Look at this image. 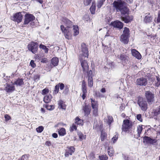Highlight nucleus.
I'll return each instance as SVG.
<instances>
[{"label":"nucleus","instance_id":"f257e3e1","mask_svg":"<svg viewBox=\"0 0 160 160\" xmlns=\"http://www.w3.org/2000/svg\"><path fill=\"white\" fill-rule=\"evenodd\" d=\"M64 25L61 26V29L64 34L66 38L69 40L72 38V22L67 19H64Z\"/></svg>","mask_w":160,"mask_h":160},{"label":"nucleus","instance_id":"f03ea898","mask_svg":"<svg viewBox=\"0 0 160 160\" xmlns=\"http://www.w3.org/2000/svg\"><path fill=\"white\" fill-rule=\"evenodd\" d=\"M124 2L114 1L112 3L113 9L117 12H120L121 14H125L128 13L129 9L125 6Z\"/></svg>","mask_w":160,"mask_h":160},{"label":"nucleus","instance_id":"7ed1b4c3","mask_svg":"<svg viewBox=\"0 0 160 160\" xmlns=\"http://www.w3.org/2000/svg\"><path fill=\"white\" fill-rule=\"evenodd\" d=\"M134 123L128 119L123 120L122 125V132H124L128 133H131L132 131V127Z\"/></svg>","mask_w":160,"mask_h":160},{"label":"nucleus","instance_id":"20e7f679","mask_svg":"<svg viewBox=\"0 0 160 160\" xmlns=\"http://www.w3.org/2000/svg\"><path fill=\"white\" fill-rule=\"evenodd\" d=\"M91 106L92 108V115L95 117L98 116L99 103L98 101L96 100L95 99L90 98Z\"/></svg>","mask_w":160,"mask_h":160},{"label":"nucleus","instance_id":"39448f33","mask_svg":"<svg viewBox=\"0 0 160 160\" xmlns=\"http://www.w3.org/2000/svg\"><path fill=\"white\" fill-rule=\"evenodd\" d=\"M137 103L142 110H147L148 109V104L144 99L142 97H139Z\"/></svg>","mask_w":160,"mask_h":160},{"label":"nucleus","instance_id":"423d86ee","mask_svg":"<svg viewBox=\"0 0 160 160\" xmlns=\"http://www.w3.org/2000/svg\"><path fill=\"white\" fill-rule=\"evenodd\" d=\"M81 46L82 47V53L80 56V59L81 60H85L88 58V50L84 44H82Z\"/></svg>","mask_w":160,"mask_h":160},{"label":"nucleus","instance_id":"0eeeda50","mask_svg":"<svg viewBox=\"0 0 160 160\" xmlns=\"http://www.w3.org/2000/svg\"><path fill=\"white\" fill-rule=\"evenodd\" d=\"M145 96L148 104H151L154 101V94L150 91H146Z\"/></svg>","mask_w":160,"mask_h":160},{"label":"nucleus","instance_id":"6e6552de","mask_svg":"<svg viewBox=\"0 0 160 160\" xmlns=\"http://www.w3.org/2000/svg\"><path fill=\"white\" fill-rule=\"evenodd\" d=\"M75 148L73 146H68L65 149L64 156L65 157H68L71 156L75 152Z\"/></svg>","mask_w":160,"mask_h":160},{"label":"nucleus","instance_id":"1a4fd4ad","mask_svg":"<svg viewBox=\"0 0 160 160\" xmlns=\"http://www.w3.org/2000/svg\"><path fill=\"white\" fill-rule=\"evenodd\" d=\"M28 48L29 50L33 53H35L38 49V44L37 42H32L28 45Z\"/></svg>","mask_w":160,"mask_h":160},{"label":"nucleus","instance_id":"9d476101","mask_svg":"<svg viewBox=\"0 0 160 160\" xmlns=\"http://www.w3.org/2000/svg\"><path fill=\"white\" fill-rule=\"evenodd\" d=\"M22 15L21 12H17L11 17V19L13 21H16L18 23L21 22L22 19Z\"/></svg>","mask_w":160,"mask_h":160},{"label":"nucleus","instance_id":"9b49d317","mask_svg":"<svg viewBox=\"0 0 160 160\" xmlns=\"http://www.w3.org/2000/svg\"><path fill=\"white\" fill-rule=\"evenodd\" d=\"M82 97L83 100H84L87 96V92L86 83L85 80H83L82 81Z\"/></svg>","mask_w":160,"mask_h":160},{"label":"nucleus","instance_id":"f8f14e48","mask_svg":"<svg viewBox=\"0 0 160 160\" xmlns=\"http://www.w3.org/2000/svg\"><path fill=\"white\" fill-rule=\"evenodd\" d=\"M143 142L147 144H153L157 142V140L155 139H152L150 137L145 136L143 138Z\"/></svg>","mask_w":160,"mask_h":160},{"label":"nucleus","instance_id":"ddd939ff","mask_svg":"<svg viewBox=\"0 0 160 160\" xmlns=\"http://www.w3.org/2000/svg\"><path fill=\"white\" fill-rule=\"evenodd\" d=\"M87 75L88 77V86L90 88L92 87L93 82L92 78V71L90 70L88 73Z\"/></svg>","mask_w":160,"mask_h":160},{"label":"nucleus","instance_id":"4468645a","mask_svg":"<svg viewBox=\"0 0 160 160\" xmlns=\"http://www.w3.org/2000/svg\"><path fill=\"white\" fill-rule=\"evenodd\" d=\"M136 83L139 86H146L148 83L147 79L143 77L138 78L137 79Z\"/></svg>","mask_w":160,"mask_h":160},{"label":"nucleus","instance_id":"2eb2a0df","mask_svg":"<svg viewBox=\"0 0 160 160\" xmlns=\"http://www.w3.org/2000/svg\"><path fill=\"white\" fill-rule=\"evenodd\" d=\"M35 19V17L31 14H27L25 16L24 24H26L32 21Z\"/></svg>","mask_w":160,"mask_h":160},{"label":"nucleus","instance_id":"dca6fc26","mask_svg":"<svg viewBox=\"0 0 160 160\" xmlns=\"http://www.w3.org/2000/svg\"><path fill=\"white\" fill-rule=\"evenodd\" d=\"M111 25L114 28L122 29L123 27V23L117 20L111 23Z\"/></svg>","mask_w":160,"mask_h":160},{"label":"nucleus","instance_id":"f3484780","mask_svg":"<svg viewBox=\"0 0 160 160\" xmlns=\"http://www.w3.org/2000/svg\"><path fill=\"white\" fill-rule=\"evenodd\" d=\"M59 61H51L49 65H47V67L45 69L48 71H50L51 69L54 67L57 66L58 63Z\"/></svg>","mask_w":160,"mask_h":160},{"label":"nucleus","instance_id":"a211bd4d","mask_svg":"<svg viewBox=\"0 0 160 160\" xmlns=\"http://www.w3.org/2000/svg\"><path fill=\"white\" fill-rule=\"evenodd\" d=\"M82 109L85 115L88 116L91 112V108L88 104L86 103H85V105L83 106Z\"/></svg>","mask_w":160,"mask_h":160},{"label":"nucleus","instance_id":"6ab92c4d","mask_svg":"<svg viewBox=\"0 0 160 160\" xmlns=\"http://www.w3.org/2000/svg\"><path fill=\"white\" fill-rule=\"evenodd\" d=\"M81 66L83 69V71L84 72H87V74L89 71V66L88 63L87 61H81Z\"/></svg>","mask_w":160,"mask_h":160},{"label":"nucleus","instance_id":"aec40b11","mask_svg":"<svg viewBox=\"0 0 160 160\" xmlns=\"http://www.w3.org/2000/svg\"><path fill=\"white\" fill-rule=\"evenodd\" d=\"M131 52L132 55L138 59H140L142 58V56L140 53L136 50L135 49H132L131 50Z\"/></svg>","mask_w":160,"mask_h":160},{"label":"nucleus","instance_id":"412c9836","mask_svg":"<svg viewBox=\"0 0 160 160\" xmlns=\"http://www.w3.org/2000/svg\"><path fill=\"white\" fill-rule=\"evenodd\" d=\"M132 17L131 16H125L124 17H122L121 19L125 23H128L132 20Z\"/></svg>","mask_w":160,"mask_h":160},{"label":"nucleus","instance_id":"4be33fe9","mask_svg":"<svg viewBox=\"0 0 160 160\" xmlns=\"http://www.w3.org/2000/svg\"><path fill=\"white\" fill-rule=\"evenodd\" d=\"M52 98V96L50 94L46 95L43 98V101L45 103H49L51 101Z\"/></svg>","mask_w":160,"mask_h":160},{"label":"nucleus","instance_id":"5701e85b","mask_svg":"<svg viewBox=\"0 0 160 160\" xmlns=\"http://www.w3.org/2000/svg\"><path fill=\"white\" fill-rule=\"evenodd\" d=\"M5 90L7 92H10L14 91L15 90V87L7 83L5 88Z\"/></svg>","mask_w":160,"mask_h":160},{"label":"nucleus","instance_id":"b1692460","mask_svg":"<svg viewBox=\"0 0 160 160\" xmlns=\"http://www.w3.org/2000/svg\"><path fill=\"white\" fill-rule=\"evenodd\" d=\"M24 84L23 79L18 78L13 83V85H16L17 86H21Z\"/></svg>","mask_w":160,"mask_h":160},{"label":"nucleus","instance_id":"393cba45","mask_svg":"<svg viewBox=\"0 0 160 160\" xmlns=\"http://www.w3.org/2000/svg\"><path fill=\"white\" fill-rule=\"evenodd\" d=\"M128 36L122 34L121 36L120 41L124 44H127L128 42Z\"/></svg>","mask_w":160,"mask_h":160},{"label":"nucleus","instance_id":"a878e982","mask_svg":"<svg viewBox=\"0 0 160 160\" xmlns=\"http://www.w3.org/2000/svg\"><path fill=\"white\" fill-rule=\"evenodd\" d=\"M146 14L144 19V22L146 23L150 22L152 19V17L150 13Z\"/></svg>","mask_w":160,"mask_h":160},{"label":"nucleus","instance_id":"bb28decb","mask_svg":"<svg viewBox=\"0 0 160 160\" xmlns=\"http://www.w3.org/2000/svg\"><path fill=\"white\" fill-rule=\"evenodd\" d=\"M75 124L82 126L83 125V120L80 119L78 117H77L75 119Z\"/></svg>","mask_w":160,"mask_h":160},{"label":"nucleus","instance_id":"cd10ccee","mask_svg":"<svg viewBox=\"0 0 160 160\" xmlns=\"http://www.w3.org/2000/svg\"><path fill=\"white\" fill-rule=\"evenodd\" d=\"M72 27H73V35L75 36L78 35L79 33L78 27L77 25H72Z\"/></svg>","mask_w":160,"mask_h":160},{"label":"nucleus","instance_id":"c85d7f7f","mask_svg":"<svg viewBox=\"0 0 160 160\" xmlns=\"http://www.w3.org/2000/svg\"><path fill=\"white\" fill-rule=\"evenodd\" d=\"M58 132L59 135L60 136H64L66 134L65 129L63 128L58 129Z\"/></svg>","mask_w":160,"mask_h":160},{"label":"nucleus","instance_id":"c756f323","mask_svg":"<svg viewBox=\"0 0 160 160\" xmlns=\"http://www.w3.org/2000/svg\"><path fill=\"white\" fill-rule=\"evenodd\" d=\"M153 114L155 116H160V106L153 110Z\"/></svg>","mask_w":160,"mask_h":160},{"label":"nucleus","instance_id":"7c9ffc66","mask_svg":"<svg viewBox=\"0 0 160 160\" xmlns=\"http://www.w3.org/2000/svg\"><path fill=\"white\" fill-rule=\"evenodd\" d=\"M58 105L59 107L60 108L63 109H65L66 108V105L65 103L64 102H63V101L61 100H59L58 101Z\"/></svg>","mask_w":160,"mask_h":160},{"label":"nucleus","instance_id":"2f4dec72","mask_svg":"<svg viewBox=\"0 0 160 160\" xmlns=\"http://www.w3.org/2000/svg\"><path fill=\"white\" fill-rule=\"evenodd\" d=\"M107 133L103 132V131H102L101 132V134L100 136L101 139L102 141H104L105 139L107 138Z\"/></svg>","mask_w":160,"mask_h":160},{"label":"nucleus","instance_id":"473e14b6","mask_svg":"<svg viewBox=\"0 0 160 160\" xmlns=\"http://www.w3.org/2000/svg\"><path fill=\"white\" fill-rule=\"evenodd\" d=\"M108 155L110 157H112L113 156L114 153V151L112 147H109L108 150Z\"/></svg>","mask_w":160,"mask_h":160},{"label":"nucleus","instance_id":"72a5a7b5","mask_svg":"<svg viewBox=\"0 0 160 160\" xmlns=\"http://www.w3.org/2000/svg\"><path fill=\"white\" fill-rule=\"evenodd\" d=\"M96 9V5L95 2H92V5L90 8V11L92 14L95 13Z\"/></svg>","mask_w":160,"mask_h":160},{"label":"nucleus","instance_id":"f704fd0d","mask_svg":"<svg viewBox=\"0 0 160 160\" xmlns=\"http://www.w3.org/2000/svg\"><path fill=\"white\" fill-rule=\"evenodd\" d=\"M143 125H140L138 126L137 132L138 134V136L139 137H140V134L142 132L143 130L142 128Z\"/></svg>","mask_w":160,"mask_h":160},{"label":"nucleus","instance_id":"c9c22d12","mask_svg":"<svg viewBox=\"0 0 160 160\" xmlns=\"http://www.w3.org/2000/svg\"><path fill=\"white\" fill-rule=\"evenodd\" d=\"M43 106L47 109L49 111H52L55 108V106L54 105H49L47 104H46L44 105Z\"/></svg>","mask_w":160,"mask_h":160},{"label":"nucleus","instance_id":"e433bc0d","mask_svg":"<svg viewBox=\"0 0 160 160\" xmlns=\"http://www.w3.org/2000/svg\"><path fill=\"white\" fill-rule=\"evenodd\" d=\"M104 52L105 53L108 54L111 53V48L110 47H108L107 46H105L104 49Z\"/></svg>","mask_w":160,"mask_h":160},{"label":"nucleus","instance_id":"4c0bfd02","mask_svg":"<svg viewBox=\"0 0 160 160\" xmlns=\"http://www.w3.org/2000/svg\"><path fill=\"white\" fill-rule=\"evenodd\" d=\"M78 135V136L79 139L81 141L85 139L86 138V135H84L82 132H79Z\"/></svg>","mask_w":160,"mask_h":160},{"label":"nucleus","instance_id":"58836bf2","mask_svg":"<svg viewBox=\"0 0 160 160\" xmlns=\"http://www.w3.org/2000/svg\"><path fill=\"white\" fill-rule=\"evenodd\" d=\"M59 91V85L57 84L55 87L53 91V94L54 95H56Z\"/></svg>","mask_w":160,"mask_h":160},{"label":"nucleus","instance_id":"ea45409f","mask_svg":"<svg viewBox=\"0 0 160 160\" xmlns=\"http://www.w3.org/2000/svg\"><path fill=\"white\" fill-rule=\"evenodd\" d=\"M29 154H25L23 155L21 158H19L18 160H28Z\"/></svg>","mask_w":160,"mask_h":160},{"label":"nucleus","instance_id":"a19ab883","mask_svg":"<svg viewBox=\"0 0 160 160\" xmlns=\"http://www.w3.org/2000/svg\"><path fill=\"white\" fill-rule=\"evenodd\" d=\"M77 126L75 123H72V125L70 127V131L71 132H72L73 131L77 130Z\"/></svg>","mask_w":160,"mask_h":160},{"label":"nucleus","instance_id":"79ce46f5","mask_svg":"<svg viewBox=\"0 0 160 160\" xmlns=\"http://www.w3.org/2000/svg\"><path fill=\"white\" fill-rule=\"evenodd\" d=\"M49 89L48 88H46L42 90L41 94L43 95H46L49 93Z\"/></svg>","mask_w":160,"mask_h":160},{"label":"nucleus","instance_id":"37998d69","mask_svg":"<svg viewBox=\"0 0 160 160\" xmlns=\"http://www.w3.org/2000/svg\"><path fill=\"white\" fill-rule=\"evenodd\" d=\"M118 134H115L112 139L111 142L112 143H114L116 142L118 138Z\"/></svg>","mask_w":160,"mask_h":160},{"label":"nucleus","instance_id":"c03bdc74","mask_svg":"<svg viewBox=\"0 0 160 160\" xmlns=\"http://www.w3.org/2000/svg\"><path fill=\"white\" fill-rule=\"evenodd\" d=\"M129 30L128 28L125 27L124 28V30L123 31V33L122 34L128 36L129 35Z\"/></svg>","mask_w":160,"mask_h":160},{"label":"nucleus","instance_id":"a18cd8bd","mask_svg":"<svg viewBox=\"0 0 160 160\" xmlns=\"http://www.w3.org/2000/svg\"><path fill=\"white\" fill-rule=\"evenodd\" d=\"M39 48L44 50L45 53H47L48 52V49L46 47V46L42 44H40L39 46Z\"/></svg>","mask_w":160,"mask_h":160},{"label":"nucleus","instance_id":"49530a36","mask_svg":"<svg viewBox=\"0 0 160 160\" xmlns=\"http://www.w3.org/2000/svg\"><path fill=\"white\" fill-rule=\"evenodd\" d=\"M43 127L42 126H41L36 128V131L38 133H41L43 131Z\"/></svg>","mask_w":160,"mask_h":160},{"label":"nucleus","instance_id":"de8ad7c7","mask_svg":"<svg viewBox=\"0 0 160 160\" xmlns=\"http://www.w3.org/2000/svg\"><path fill=\"white\" fill-rule=\"evenodd\" d=\"M105 0H99L98 1V3L97 6L98 8H100L103 4V2Z\"/></svg>","mask_w":160,"mask_h":160},{"label":"nucleus","instance_id":"09e8293b","mask_svg":"<svg viewBox=\"0 0 160 160\" xmlns=\"http://www.w3.org/2000/svg\"><path fill=\"white\" fill-rule=\"evenodd\" d=\"M99 158L100 160H108V158L106 155H102L99 156Z\"/></svg>","mask_w":160,"mask_h":160},{"label":"nucleus","instance_id":"8fccbe9b","mask_svg":"<svg viewBox=\"0 0 160 160\" xmlns=\"http://www.w3.org/2000/svg\"><path fill=\"white\" fill-rule=\"evenodd\" d=\"M121 60H128L129 58L128 57L124 54H121L119 58Z\"/></svg>","mask_w":160,"mask_h":160},{"label":"nucleus","instance_id":"3c124183","mask_svg":"<svg viewBox=\"0 0 160 160\" xmlns=\"http://www.w3.org/2000/svg\"><path fill=\"white\" fill-rule=\"evenodd\" d=\"M113 121V118L112 116H108V121H107L108 124L109 125Z\"/></svg>","mask_w":160,"mask_h":160},{"label":"nucleus","instance_id":"603ef678","mask_svg":"<svg viewBox=\"0 0 160 160\" xmlns=\"http://www.w3.org/2000/svg\"><path fill=\"white\" fill-rule=\"evenodd\" d=\"M92 0H84V4L85 6H88L91 3Z\"/></svg>","mask_w":160,"mask_h":160},{"label":"nucleus","instance_id":"864d4df0","mask_svg":"<svg viewBox=\"0 0 160 160\" xmlns=\"http://www.w3.org/2000/svg\"><path fill=\"white\" fill-rule=\"evenodd\" d=\"M57 85H59V88H60V89L61 90L63 89L64 88L65 86L63 83H59Z\"/></svg>","mask_w":160,"mask_h":160},{"label":"nucleus","instance_id":"5fc2aeb1","mask_svg":"<svg viewBox=\"0 0 160 160\" xmlns=\"http://www.w3.org/2000/svg\"><path fill=\"white\" fill-rule=\"evenodd\" d=\"M4 118L6 121H7L11 119V117L8 114H5L4 115Z\"/></svg>","mask_w":160,"mask_h":160},{"label":"nucleus","instance_id":"6e6d98bb","mask_svg":"<svg viewBox=\"0 0 160 160\" xmlns=\"http://www.w3.org/2000/svg\"><path fill=\"white\" fill-rule=\"evenodd\" d=\"M137 118L140 122H142V115L141 114H138L137 115Z\"/></svg>","mask_w":160,"mask_h":160},{"label":"nucleus","instance_id":"4d7b16f0","mask_svg":"<svg viewBox=\"0 0 160 160\" xmlns=\"http://www.w3.org/2000/svg\"><path fill=\"white\" fill-rule=\"evenodd\" d=\"M158 17L156 21V22L157 23H158L160 22V10L158 11Z\"/></svg>","mask_w":160,"mask_h":160},{"label":"nucleus","instance_id":"13d9d810","mask_svg":"<svg viewBox=\"0 0 160 160\" xmlns=\"http://www.w3.org/2000/svg\"><path fill=\"white\" fill-rule=\"evenodd\" d=\"M30 64L33 68H34L36 66V65L35 63H34V61H31Z\"/></svg>","mask_w":160,"mask_h":160},{"label":"nucleus","instance_id":"bf43d9fd","mask_svg":"<svg viewBox=\"0 0 160 160\" xmlns=\"http://www.w3.org/2000/svg\"><path fill=\"white\" fill-rule=\"evenodd\" d=\"M157 0H151L150 2L152 4L155 5L157 4Z\"/></svg>","mask_w":160,"mask_h":160},{"label":"nucleus","instance_id":"052dcab7","mask_svg":"<svg viewBox=\"0 0 160 160\" xmlns=\"http://www.w3.org/2000/svg\"><path fill=\"white\" fill-rule=\"evenodd\" d=\"M45 144L48 146H50L52 145V143L50 141H47L46 142Z\"/></svg>","mask_w":160,"mask_h":160},{"label":"nucleus","instance_id":"680f3d73","mask_svg":"<svg viewBox=\"0 0 160 160\" xmlns=\"http://www.w3.org/2000/svg\"><path fill=\"white\" fill-rule=\"evenodd\" d=\"M52 136L54 138H56L58 137V135L57 133H54L52 134Z\"/></svg>","mask_w":160,"mask_h":160},{"label":"nucleus","instance_id":"e2e57ef3","mask_svg":"<svg viewBox=\"0 0 160 160\" xmlns=\"http://www.w3.org/2000/svg\"><path fill=\"white\" fill-rule=\"evenodd\" d=\"M40 76L39 75H36L34 77V80H36L37 79H38L39 78Z\"/></svg>","mask_w":160,"mask_h":160},{"label":"nucleus","instance_id":"0e129e2a","mask_svg":"<svg viewBox=\"0 0 160 160\" xmlns=\"http://www.w3.org/2000/svg\"><path fill=\"white\" fill-rule=\"evenodd\" d=\"M64 124L62 123H58L57 124L55 125V127H58L59 125H61V126H63L64 125Z\"/></svg>","mask_w":160,"mask_h":160},{"label":"nucleus","instance_id":"69168bd1","mask_svg":"<svg viewBox=\"0 0 160 160\" xmlns=\"http://www.w3.org/2000/svg\"><path fill=\"white\" fill-rule=\"evenodd\" d=\"M101 92L102 93H104L106 92V89L104 88H102L101 90Z\"/></svg>","mask_w":160,"mask_h":160},{"label":"nucleus","instance_id":"338daca9","mask_svg":"<svg viewBox=\"0 0 160 160\" xmlns=\"http://www.w3.org/2000/svg\"><path fill=\"white\" fill-rule=\"evenodd\" d=\"M121 116L122 118H125L126 116V115L125 113H122Z\"/></svg>","mask_w":160,"mask_h":160},{"label":"nucleus","instance_id":"774afa93","mask_svg":"<svg viewBox=\"0 0 160 160\" xmlns=\"http://www.w3.org/2000/svg\"><path fill=\"white\" fill-rule=\"evenodd\" d=\"M41 111L42 113H45V110L43 108H41Z\"/></svg>","mask_w":160,"mask_h":160}]
</instances>
